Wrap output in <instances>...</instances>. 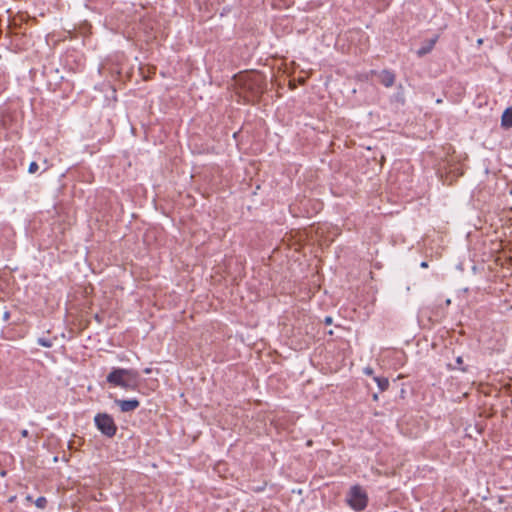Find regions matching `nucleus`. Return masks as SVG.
<instances>
[{
	"label": "nucleus",
	"instance_id": "f257e3e1",
	"mask_svg": "<svg viewBox=\"0 0 512 512\" xmlns=\"http://www.w3.org/2000/svg\"><path fill=\"white\" fill-rule=\"evenodd\" d=\"M140 375L135 369L113 368L107 375L106 381L113 387H121L128 391L138 388Z\"/></svg>",
	"mask_w": 512,
	"mask_h": 512
},
{
	"label": "nucleus",
	"instance_id": "f03ea898",
	"mask_svg": "<svg viewBox=\"0 0 512 512\" xmlns=\"http://www.w3.org/2000/svg\"><path fill=\"white\" fill-rule=\"evenodd\" d=\"M347 502L354 510L361 511L367 506L368 498L360 486H353L349 492Z\"/></svg>",
	"mask_w": 512,
	"mask_h": 512
},
{
	"label": "nucleus",
	"instance_id": "7ed1b4c3",
	"mask_svg": "<svg viewBox=\"0 0 512 512\" xmlns=\"http://www.w3.org/2000/svg\"><path fill=\"white\" fill-rule=\"evenodd\" d=\"M97 428L107 437L115 435L117 427L113 422V418H94Z\"/></svg>",
	"mask_w": 512,
	"mask_h": 512
},
{
	"label": "nucleus",
	"instance_id": "20e7f679",
	"mask_svg": "<svg viewBox=\"0 0 512 512\" xmlns=\"http://www.w3.org/2000/svg\"><path fill=\"white\" fill-rule=\"evenodd\" d=\"M115 403L118 405L122 413L133 412L140 404L137 399L115 400Z\"/></svg>",
	"mask_w": 512,
	"mask_h": 512
},
{
	"label": "nucleus",
	"instance_id": "39448f33",
	"mask_svg": "<svg viewBox=\"0 0 512 512\" xmlns=\"http://www.w3.org/2000/svg\"><path fill=\"white\" fill-rule=\"evenodd\" d=\"M380 81L385 87H391L395 82V75L389 70H383L380 73Z\"/></svg>",
	"mask_w": 512,
	"mask_h": 512
},
{
	"label": "nucleus",
	"instance_id": "423d86ee",
	"mask_svg": "<svg viewBox=\"0 0 512 512\" xmlns=\"http://www.w3.org/2000/svg\"><path fill=\"white\" fill-rule=\"evenodd\" d=\"M438 41V36H434L432 39H430L426 45L420 47L418 50H417V55L419 57H422L428 53H430L432 51V49L434 48L436 42Z\"/></svg>",
	"mask_w": 512,
	"mask_h": 512
},
{
	"label": "nucleus",
	"instance_id": "0eeeda50",
	"mask_svg": "<svg viewBox=\"0 0 512 512\" xmlns=\"http://www.w3.org/2000/svg\"><path fill=\"white\" fill-rule=\"evenodd\" d=\"M501 126L503 128H511L512 127V107L507 108L501 117Z\"/></svg>",
	"mask_w": 512,
	"mask_h": 512
},
{
	"label": "nucleus",
	"instance_id": "6e6552de",
	"mask_svg": "<svg viewBox=\"0 0 512 512\" xmlns=\"http://www.w3.org/2000/svg\"><path fill=\"white\" fill-rule=\"evenodd\" d=\"M374 381L381 392L385 391L389 387V380L385 377H374Z\"/></svg>",
	"mask_w": 512,
	"mask_h": 512
},
{
	"label": "nucleus",
	"instance_id": "1a4fd4ad",
	"mask_svg": "<svg viewBox=\"0 0 512 512\" xmlns=\"http://www.w3.org/2000/svg\"><path fill=\"white\" fill-rule=\"evenodd\" d=\"M37 343L40 346L46 347V348H50L53 345L52 341L50 339H47V338H38Z\"/></svg>",
	"mask_w": 512,
	"mask_h": 512
},
{
	"label": "nucleus",
	"instance_id": "9d476101",
	"mask_svg": "<svg viewBox=\"0 0 512 512\" xmlns=\"http://www.w3.org/2000/svg\"><path fill=\"white\" fill-rule=\"evenodd\" d=\"M35 505L40 508V509H44L47 505V500L45 497H39L36 499L35 501Z\"/></svg>",
	"mask_w": 512,
	"mask_h": 512
},
{
	"label": "nucleus",
	"instance_id": "9b49d317",
	"mask_svg": "<svg viewBox=\"0 0 512 512\" xmlns=\"http://www.w3.org/2000/svg\"><path fill=\"white\" fill-rule=\"evenodd\" d=\"M38 168H39L38 164L33 161L30 163V165L28 167V172L31 174L35 173V172H37Z\"/></svg>",
	"mask_w": 512,
	"mask_h": 512
},
{
	"label": "nucleus",
	"instance_id": "f8f14e48",
	"mask_svg": "<svg viewBox=\"0 0 512 512\" xmlns=\"http://www.w3.org/2000/svg\"><path fill=\"white\" fill-rule=\"evenodd\" d=\"M473 429H471L470 427L466 428V434L467 436L469 437H472L473 436Z\"/></svg>",
	"mask_w": 512,
	"mask_h": 512
},
{
	"label": "nucleus",
	"instance_id": "ddd939ff",
	"mask_svg": "<svg viewBox=\"0 0 512 512\" xmlns=\"http://www.w3.org/2000/svg\"><path fill=\"white\" fill-rule=\"evenodd\" d=\"M364 372H365V374H367V375H372V374H373V370H372V368H365Z\"/></svg>",
	"mask_w": 512,
	"mask_h": 512
},
{
	"label": "nucleus",
	"instance_id": "4468645a",
	"mask_svg": "<svg viewBox=\"0 0 512 512\" xmlns=\"http://www.w3.org/2000/svg\"><path fill=\"white\" fill-rule=\"evenodd\" d=\"M474 430L476 433L480 434L482 432V426L476 425Z\"/></svg>",
	"mask_w": 512,
	"mask_h": 512
},
{
	"label": "nucleus",
	"instance_id": "2eb2a0df",
	"mask_svg": "<svg viewBox=\"0 0 512 512\" xmlns=\"http://www.w3.org/2000/svg\"><path fill=\"white\" fill-rule=\"evenodd\" d=\"M9 316H10V313L8 311H5L4 314H3V319L4 320H8Z\"/></svg>",
	"mask_w": 512,
	"mask_h": 512
},
{
	"label": "nucleus",
	"instance_id": "dca6fc26",
	"mask_svg": "<svg viewBox=\"0 0 512 512\" xmlns=\"http://www.w3.org/2000/svg\"><path fill=\"white\" fill-rule=\"evenodd\" d=\"M21 435H22L23 437H27V436H28V431H27L26 429L22 430V431H21Z\"/></svg>",
	"mask_w": 512,
	"mask_h": 512
},
{
	"label": "nucleus",
	"instance_id": "f3484780",
	"mask_svg": "<svg viewBox=\"0 0 512 512\" xmlns=\"http://www.w3.org/2000/svg\"><path fill=\"white\" fill-rule=\"evenodd\" d=\"M456 362H457V364H459V365H460V364H462V362H463L462 357H460V356H459V357H457Z\"/></svg>",
	"mask_w": 512,
	"mask_h": 512
},
{
	"label": "nucleus",
	"instance_id": "a211bd4d",
	"mask_svg": "<svg viewBox=\"0 0 512 512\" xmlns=\"http://www.w3.org/2000/svg\"><path fill=\"white\" fill-rule=\"evenodd\" d=\"M420 266H421L422 268H426V267H428V264H427V262H424V261H423V262H421Z\"/></svg>",
	"mask_w": 512,
	"mask_h": 512
},
{
	"label": "nucleus",
	"instance_id": "6ab92c4d",
	"mask_svg": "<svg viewBox=\"0 0 512 512\" xmlns=\"http://www.w3.org/2000/svg\"><path fill=\"white\" fill-rule=\"evenodd\" d=\"M325 322L327 324H330L332 322V319L330 317H326Z\"/></svg>",
	"mask_w": 512,
	"mask_h": 512
},
{
	"label": "nucleus",
	"instance_id": "aec40b11",
	"mask_svg": "<svg viewBox=\"0 0 512 512\" xmlns=\"http://www.w3.org/2000/svg\"><path fill=\"white\" fill-rule=\"evenodd\" d=\"M144 373H146V374L151 373V368H146V369H144Z\"/></svg>",
	"mask_w": 512,
	"mask_h": 512
},
{
	"label": "nucleus",
	"instance_id": "412c9836",
	"mask_svg": "<svg viewBox=\"0 0 512 512\" xmlns=\"http://www.w3.org/2000/svg\"><path fill=\"white\" fill-rule=\"evenodd\" d=\"M96 416H103V417H106L108 416L106 413H98Z\"/></svg>",
	"mask_w": 512,
	"mask_h": 512
},
{
	"label": "nucleus",
	"instance_id": "4be33fe9",
	"mask_svg": "<svg viewBox=\"0 0 512 512\" xmlns=\"http://www.w3.org/2000/svg\"><path fill=\"white\" fill-rule=\"evenodd\" d=\"M307 446H312V440H308L307 443H306Z\"/></svg>",
	"mask_w": 512,
	"mask_h": 512
},
{
	"label": "nucleus",
	"instance_id": "5701e85b",
	"mask_svg": "<svg viewBox=\"0 0 512 512\" xmlns=\"http://www.w3.org/2000/svg\"><path fill=\"white\" fill-rule=\"evenodd\" d=\"M15 498H16L15 496H11V497L9 498V502H13V501L15 500Z\"/></svg>",
	"mask_w": 512,
	"mask_h": 512
},
{
	"label": "nucleus",
	"instance_id": "b1692460",
	"mask_svg": "<svg viewBox=\"0 0 512 512\" xmlns=\"http://www.w3.org/2000/svg\"><path fill=\"white\" fill-rule=\"evenodd\" d=\"M26 500H27V501H32V496L28 495V496L26 497Z\"/></svg>",
	"mask_w": 512,
	"mask_h": 512
}]
</instances>
